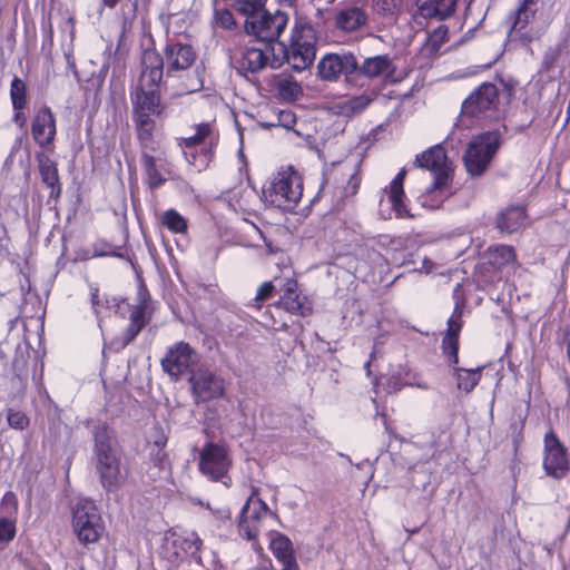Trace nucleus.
I'll return each mask as SVG.
<instances>
[{
	"instance_id": "nucleus-1",
	"label": "nucleus",
	"mask_w": 570,
	"mask_h": 570,
	"mask_svg": "<svg viewBox=\"0 0 570 570\" xmlns=\"http://www.w3.org/2000/svg\"><path fill=\"white\" fill-rule=\"evenodd\" d=\"M163 71L166 72L165 87L173 90V96L179 97L197 92L203 88V80L197 70L191 69L196 52L191 46L175 42L164 49Z\"/></svg>"
},
{
	"instance_id": "nucleus-2",
	"label": "nucleus",
	"mask_w": 570,
	"mask_h": 570,
	"mask_svg": "<svg viewBox=\"0 0 570 570\" xmlns=\"http://www.w3.org/2000/svg\"><path fill=\"white\" fill-rule=\"evenodd\" d=\"M414 165L428 169L434 175L433 184L420 197L421 205L435 209L451 195L449 180L452 171L451 163L441 145H435L416 155Z\"/></svg>"
},
{
	"instance_id": "nucleus-3",
	"label": "nucleus",
	"mask_w": 570,
	"mask_h": 570,
	"mask_svg": "<svg viewBox=\"0 0 570 570\" xmlns=\"http://www.w3.org/2000/svg\"><path fill=\"white\" fill-rule=\"evenodd\" d=\"M141 66L139 83L130 94L134 109L159 116L163 114V107L157 87L163 79V59L155 50H145Z\"/></svg>"
},
{
	"instance_id": "nucleus-4",
	"label": "nucleus",
	"mask_w": 570,
	"mask_h": 570,
	"mask_svg": "<svg viewBox=\"0 0 570 570\" xmlns=\"http://www.w3.org/2000/svg\"><path fill=\"white\" fill-rule=\"evenodd\" d=\"M94 439L96 469L101 484L107 491H115L124 481L115 432L108 425L101 424L95 429Z\"/></svg>"
},
{
	"instance_id": "nucleus-5",
	"label": "nucleus",
	"mask_w": 570,
	"mask_h": 570,
	"mask_svg": "<svg viewBox=\"0 0 570 570\" xmlns=\"http://www.w3.org/2000/svg\"><path fill=\"white\" fill-rule=\"evenodd\" d=\"M302 196L303 179L293 166L278 170L263 187L264 202L285 212L293 210Z\"/></svg>"
},
{
	"instance_id": "nucleus-6",
	"label": "nucleus",
	"mask_w": 570,
	"mask_h": 570,
	"mask_svg": "<svg viewBox=\"0 0 570 570\" xmlns=\"http://www.w3.org/2000/svg\"><path fill=\"white\" fill-rule=\"evenodd\" d=\"M194 128L195 134L179 138L178 146L183 149L186 161L197 171H202L213 160L214 148L218 144V132L210 122H200Z\"/></svg>"
},
{
	"instance_id": "nucleus-7",
	"label": "nucleus",
	"mask_w": 570,
	"mask_h": 570,
	"mask_svg": "<svg viewBox=\"0 0 570 570\" xmlns=\"http://www.w3.org/2000/svg\"><path fill=\"white\" fill-rule=\"evenodd\" d=\"M501 145V134L498 130L487 131L475 136L463 155L468 174L479 177L488 169Z\"/></svg>"
},
{
	"instance_id": "nucleus-8",
	"label": "nucleus",
	"mask_w": 570,
	"mask_h": 570,
	"mask_svg": "<svg viewBox=\"0 0 570 570\" xmlns=\"http://www.w3.org/2000/svg\"><path fill=\"white\" fill-rule=\"evenodd\" d=\"M72 530L83 544L94 543L100 539L105 527L99 509L92 500L87 498L77 500L72 508Z\"/></svg>"
},
{
	"instance_id": "nucleus-9",
	"label": "nucleus",
	"mask_w": 570,
	"mask_h": 570,
	"mask_svg": "<svg viewBox=\"0 0 570 570\" xmlns=\"http://www.w3.org/2000/svg\"><path fill=\"white\" fill-rule=\"evenodd\" d=\"M283 53V59L296 71L309 68L316 56V37L311 27H302L295 30L288 48L283 43H276Z\"/></svg>"
},
{
	"instance_id": "nucleus-10",
	"label": "nucleus",
	"mask_w": 570,
	"mask_h": 570,
	"mask_svg": "<svg viewBox=\"0 0 570 570\" xmlns=\"http://www.w3.org/2000/svg\"><path fill=\"white\" fill-rule=\"evenodd\" d=\"M498 100V89L495 85L484 82L473 91L462 104L460 121L465 126H471L488 117Z\"/></svg>"
},
{
	"instance_id": "nucleus-11",
	"label": "nucleus",
	"mask_w": 570,
	"mask_h": 570,
	"mask_svg": "<svg viewBox=\"0 0 570 570\" xmlns=\"http://www.w3.org/2000/svg\"><path fill=\"white\" fill-rule=\"evenodd\" d=\"M198 363L199 354L186 342L171 345L161 360L163 370L175 380L185 374L190 376L199 367Z\"/></svg>"
},
{
	"instance_id": "nucleus-12",
	"label": "nucleus",
	"mask_w": 570,
	"mask_h": 570,
	"mask_svg": "<svg viewBox=\"0 0 570 570\" xmlns=\"http://www.w3.org/2000/svg\"><path fill=\"white\" fill-rule=\"evenodd\" d=\"M405 177L406 169L402 168L383 189L379 206L380 213L384 218H391L392 215L396 218L411 216L406 205L407 198L404 193Z\"/></svg>"
},
{
	"instance_id": "nucleus-13",
	"label": "nucleus",
	"mask_w": 570,
	"mask_h": 570,
	"mask_svg": "<svg viewBox=\"0 0 570 570\" xmlns=\"http://www.w3.org/2000/svg\"><path fill=\"white\" fill-rule=\"evenodd\" d=\"M232 459L228 448L224 443H207L199 454V471L210 481L225 479Z\"/></svg>"
},
{
	"instance_id": "nucleus-14",
	"label": "nucleus",
	"mask_w": 570,
	"mask_h": 570,
	"mask_svg": "<svg viewBox=\"0 0 570 570\" xmlns=\"http://www.w3.org/2000/svg\"><path fill=\"white\" fill-rule=\"evenodd\" d=\"M287 23L288 16L285 12L277 10L271 13L265 10L261 16L245 20V29L259 41L271 45L281 36Z\"/></svg>"
},
{
	"instance_id": "nucleus-15",
	"label": "nucleus",
	"mask_w": 570,
	"mask_h": 570,
	"mask_svg": "<svg viewBox=\"0 0 570 570\" xmlns=\"http://www.w3.org/2000/svg\"><path fill=\"white\" fill-rule=\"evenodd\" d=\"M268 515L274 514L254 489L242 509L238 522L239 534L249 541L255 540L259 533L262 520Z\"/></svg>"
},
{
	"instance_id": "nucleus-16",
	"label": "nucleus",
	"mask_w": 570,
	"mask_h": 570,
	"mask_svg": "<svg viewBox=\"0 0 570 570\" xmlns=\"http://www.w3.org/2000/svg\"><path fill=\"white\" fill-rule=\"evenodd\" d=\"M461 285L454 288L455 305L452 315L448 320V328L442 341L443 354L448 357L449 363L458 364L459 362V335L462 328V316L465 307V299L459 296Z\"/></svg>"
},
{
	"instance_id": "nucleus-17",
	"label": "nucleus",
	"mask_w": 570,
	"mask_h": 570,
	"mask_svg": "<svg viewBox=\"0 0 570 570\" xmlns=\"http://www.w3.org/2000/svg\"><path fill=\"white\" fill-rule=\"evenodd\" d=\"M188 381L197 402L219 399L225 393L224 381L207 367H197Z\"/></svg>"
},
{
	"instance_id": "nucleus-18",
	"label": "nucleus",
	"mask_w": 570,
	"mask_h": 570,
	"mask_svg": "<svg viewBox=\"0 0 570 570\" xmlns=\"http://www.w3.org/2000/svg\"><path fill=\"white\" fill-rule=\"evenodd\" d=\"M543 468L554 479L563 478L569 469L566 448L552 432L544 436Z\"/></svg>"
},
{
	"instance_id": "nucleus-19",
	"label": "nucleus",
	"mask_w": 570,
	"mask_h": 570,
	"mask_svg": "<svg viewBox=\"0 0 570 570\" xmlns=\"http://www.w3.org/2000/svg\"><path fill=\"white\" fill-rule=\"evenodd\" d=\"M276 45L271 46L264 43L263 47H247L238 60V69L240 72L255 73L267 65L277 68L282 65V60L275 57Z\"/></svg>"
},
{
	"instance_id": "nucleus-20",
	"label": "nucleus",
	"mask_w": 570,
	"mask_h": 570,
	"mask_svg": "<svg viewBox=\"0 0 570 570\" xmlns=\"http://www.w3.org/2000/svg\"><path fill=\"white\" fill-rule=\"evenodd\" d=\"M356 69L357 60L348 52L328 53L317 65L318 76L327 81L337 80L341 75H350Z\"/></svg>"
},
{
	"instance_id": "nucleus-21",
	"label": "nucleus",
	"mask_w": 570,
	"mask_h": 570,
	"mask_svg": "<svg viewBox=\"0 0 570 570\" xmlns=\"http://www.w3.org/2000/svg\"><path fill=\"white\" fill-rule=\"evenodd\" d=\"M31 134L36 142L46 147L50 145L56 136V119L49 107L39 108L32 119Z\"/></svg>"
},
{
	"instance_id": "nucleus-22",
	"label": "nucleus",
	"mask_w": 570,
	"mask_h": 570,
	"mask_svg": "<svg viewBox=\"0 0 570 570\" xmlns=\"http://www.w3.org/2000/svg\"><path fill=\"white\" fill-rule=\"evenodd\" d=\"M141 163L147 177V184L153 189L163 186L167 180L166 175L171 173L170 163L166 155L154 157L144 153Z\"/></svg>"
},
{
	"instance_id": "nucleus-23",
	"label": "nucleus",
	"mask_w": 570,
	"mask_h": 570,
	"mask_svg": "<svg viewBox=\"0 0 570 570\" xmlns=\"http://www.w3.org/2000/svg\"><path fill=\"white\" fill-rule=\"evenodd\" d=\"M535 0H523L513 16V22L510 28V37L520 38L524 41H531L537 37L535 32L528 30V26L534 17Z\"/></svg>"
},
{
	"instance_id": "nucleus-24",
	"label": "nucleus",
	"mask_w": 570,
	"mask_h": 570,
	"mask_svg": "<svg viewBox=\"0 0 570 570\" xmlns=\"http://www.w3.org/2000/svg\"><path fill=\"white\" fill-rule=\"evenodd\" d=\"M360 70L367 78H383L385 80H391L395 71V67L390 56L379 55L366 58Z\"/></svg>"
},
{
	"instance_id": "nucleus-25",
	"label": "nucleus",
	"mask_w": 570,
	"mask_h": 570,
	"mask_svg": "<svg viewBox=\"0 0 570 570\" xmlns=\"http://www.w3.org/2000/svg\"><path fill=\"white\" fill-rule=\"evenodd\" d=\"M404 386H414L422 390H428L429 385L422 381L420 375L409 368L406 365H400L393 370L387 381V387L392 392H397Z\"/></svg>"
},
{
	"instance_id": "nucleus-26",
	"label": "nucleus",
	"mask_w": 570,
	"mask_h": 570,
	"mask_svg": "<svg viewBox=\"0 0 570 570\" xmlns=\"http://www.w3.org/2000/svg\"><path fill=\"white\" fill-rule=\"evenodd\" d=\"M275 558L283 564L282 570H298V564L294 557L292 542L281 533H276L269 543Z\"/></svg>"
},
{
	"instance_id": "nucleus-27",
	"label": "nucleus",
	"mask_w": 570,
	"mask_h": 570,
	"mask_svg": "<svg viewBox=\"0 0 570 570\" xmlns=\"http://www.w3.org/2000/svg\"><path fill=\"white\" fill-rule=\"evenodd\" d=\"M527 215L522 206H511L503 210L497 219V227L502 233H514L525 225Z\"/></svg>"
},
{
	"instance_id": "nucleus-28",
	"label": "nucleus",
	"mask_w": 570,
	"mask_h": 570,
	"mask_svg": "<svg viewBox=\"0 0 570 570\" xmlns=\"http://www.w3.org/2000/svg\"><path fill=\"white\" fill-rule=\"evenodd\" d=\"M294 285L293 283L288 284L281 302L287 312L306 316L312 312V305L306 296H302L293 288Z\"/></svg>"
},
{
	"instance_id": "nucleus-29",
	"label": "nucleus",
	"mask_w": 570,
	"mask_h": 570,
	"mask_svg": "<svg viewBox=\"0 0 570 570\" xmlns=\"http://www.w3.org/2000/svg\"><path fill=\"white\" fill-rule=\"evenodd\" d=\"M454 0H426L417 7L420 16L423 18H439L446 19L454 12Z\"/></svg>"
},
{
	"instance_id": "nucleus-30",
	"label": "nucleus",
	"mask_w": 570,
	"mask_h": 570,
	"mask_svg": "<svg viewBox=\"0 0 570 570\" xmlns=\"http://www.w3.org/2000/svg\"><path fill=\"white\" fill-rule=\"evenodd\" d=\"M365 12L357 8L351 7L341 10L336 16V26L344 31H354L365 24Z\"/></svg>"
},
{
	"instance_id": "nucleus-31",
	"label": "nucleus",
	"mask_w": 570,
	"mask_h": 570,
	"mask_svg": "<svg viewBox=\"0 0 570 570\" xmlns=\"http://www.w3.org/2000/svg\"><path fill=\"white\" fill-rule=\"evenodd\" d=\"M481 371L482 367H476L473 370L454 367L453 376L456 380L458 389L465 392L466 394L471 393L481 380Z\"/></svg>"
},
{
	"instance_id": "nucleus-32",
	"label": "nucleus",
	"mask_w": 570,
	"mask_h": 570,
	"mask_svg": "<svg viewBox=\"0 0 570 570\" xmlns=\"http://www.w3.org/2000/svg\"><path fill=\"white\" fill-rule=\"evenodd\" d=\"M154 116L151 112L140 109H134V117L137 126V135L141 145L147 148L151 142V135L154 130V122L150 118Z\"/></svg>"
},
{
	"instance_id": "nucleus-33",
	"label": "nucleus",
	"mask_w": 570,
	"mask_h": 570,
	"mask_svg": "<svg viewBox=\"0 0 570 570\" xmlns=\"http://www.w3.org/2000/svg\"><path fill=\"white\" fill-rule=\"evenodd\" d=\"M91 305L94 313L97 316L98 325L102 328V320L110 312H117L118 304L116 303V298H100L98 288L91 287Z\"/></svg>"
},
{
	"instance_id": "nucleus-34",
	"label": "nucleus",
	"mask_w": 570,
	"mask_h": 570,
	"mask_svg": "<svg viewBox=\"0 0 570 570\" xmlns=\"http://www.w3.org/2000/svg\"><path fill=\"white\" fill-rule=\"evenodd\" d=\"M168 542L169 547H174L175 544H180L184 548V558L187 554L196 556L203 546V541L196 532H183L179 533V537H171Z\"/></svg>"
},
{
	"instance_id": "nucleus-35",
	"label": "nucleus",
	"mask_w": 570,
	"mask_h": 570,
	"mask_svg": "<svg viewBox=\"0 0 570 570\" xmlns=\"http://www.w3.org/2000/svg\"><path fill=\"white\" fill-rule=\"evenodd\" d=\"M373 100V95L362 94L343 100L340 105L342 115L353 117L362 112Z\"/></svg>"
},
{
	"instance_id": "nucleus-36",
	"label": "nucleus",
	"mask_w": 570,
	"mask_h": 570,
	"mask_svg": "<svg viewBox=\"0 0 570 570\" xmlns=\"http://www.w3.org/2000/svg\"><path fill=\"white\" fill-rule=\"evenodd\" d=\"M160 222L164 227L174 234H185L188 228L185 217L175 209L165 210L160 216Z\"/></svg>"
},
{
	"instance_id": "nucleus-37",
	"label": "nucleus",
	"mask_w": 570,
	"mask_h": 570,
	"mask_svg": "<svg viewBox=\"0 0 570 570\" xmlns=\"http://www.w3.org/2000/svg\"><path fill=\"white\" fill-rule=\"evenodd\" d=\"M515 258L514 249L508 245H497L489 249V261L497 268L512 263Z\"/></svg>"
},
{
	"instance_id": "nucleus-38",
	"label": "nucleus",
	"mask_w": 570,
	"mask_h": 570,
	"mask_svg": "<svg viewBox=\"0 0 570 570\" xmlns=\"http://www.w3.org/2000/svg\"><path fill=\"white\" fill-rule=\"evenodd\" d=\"M40 175L42 181L51 188V195L56 194L57 196L61 191V187L59 184L58 170L53 163L45 161L40 165Z\"/></svg>"
},
{
	"instance_id": "nucleus-39",
	"label": "nucleus",
	"mask_w": 570,
	"mask_h": 570,
	"mask_svg": "<svg viewBox=\"0 0 570 570\" xmlns=\"http://www.w3.org/2000/svg\"><path fill=\"white\" fill-rule=\"evenodd\" d=\"M171 537H179V533L177 532H168L165 538L164 542L161 544L160 554L164 559L168 560L170 564H176L180 560L184 559V548L180 544H175L174 547H169V540L173 539Z\"/></svg>"
},
{
	"instance_id": "nucleus-40",
	"label": "nucleus",
	"mask_w": 570,
	"mask_h": 570,
	"mask_svg": "<svg viewBox=\"0 0 570 570\" xmlns=\"http://www.w3.org/2000/svg\"><path fill=\"white\" fill-rule=\"evenodd\" d=\"M10 97L14 110H22L27 106V86L26 82L14 77L10 85Z\"/></svg>"
},
{
	"instance_id": "nucleus-41",
	"label": "nucleus",
	"mask_w": 570,
	"mask_h": 570,
	"mask_svg": "<svg viewBox=\"0 0 570 570\" xmlns=\"http://www.w3.org/2000/svg\"><path fill=\"white\" fill-rule=\"evenodd\" d=\"M265 3L266 0H237L236 9L245 17V20H249L265 11Z\"/></svg>"
},
{
	"instance_id": "nucleus-42",
	"label": "nucleus",
	"mask_w": 570,
	"mask_h": 570,
	"mask_svg": "<svg viewBox=\"0 0 570 570\" xmlns=\"http://www.w3.org/2000/svg\"><path fill=\"white\" fill-rule=\"evenodd\" d=\"M228 204L234 212H245L248 208V196L255 195V191L248 188H236L229 194Z\"/></svg>"
},
{
	"instance_id": "nucleus-43",
	"label": "nucleus",
	"mask_w": 570,
	"mask_h": 570,
	"mask_svg": "<svg viewBox=\"0 0 570 570\" xmlns=\"http://www.w3.org/2000/svg\"><path fill=\"white\" fill-rule=\"evenodd\" d=\"M342 169L348 176L347 185L344 188L345 195H355L361 184V176L357 170V166L350 165L348 163L342 164Z\"/></svg>"
},
{
	"instance_id": "nucleus-44",
	"label": "nucleus",
	"mask_w": 570,
	"mask_h": 570,
	"mask_svg": "<svg viewBox=\"0 0 570 570\" xmlns=\"http://www.w3.org/2000/svg\"><path fill=\"white\" fill-rule=\"evenodd\" d=\"M7 421L10 428L22 431L29 425L28 416L18 410L10 409L7 414Z\"/></svg>"
},
{
	"instance_id": "nucleus-45",
	"label": "nucleus",
	"mask_w": 570,
	"mask_h": 570,
	"mask_svg": "<svg viewBox=\"0 0 570 570\" xmlns=\"http://www.w3.org/2000/svg\"><path fill=\"white\" fill-rule=\"evenodd\" d=\"M16 523L14 521L2 518L0 519V542H9L14 538Z\"/></svg>"
},
{
	"instance_id": "nucleus-46",
	"label": "nucleus",
	"mask_w": 570,
	"mask_h": 570,
	"mask_svg": "<svg viewBox=\"0 0 570 570\" xmlns=\"http://www.w3.org/2000/svg\"><path fill=\"white\" fill-rule=\"evenodd\" d=\"M273 289H274V286L272 284V282H265L263 283L258 288H257V292H256V296L255 298L253 299L254 303L252 304L254 307L256 308H259L261 307V304L268 299L271 296H272V293H273Z\"/></svg>"
},
{
	"instance_id": "nucleus-47",
	"label": "nucleus",
	"mask_w": 570,
	"mask_h": 570,
	"mask_svg": "<svg viewBox=\"0 0 570 570\" xmlns=\"http://www.w3.org/2000/svg\"><path fill=\"white\" fill-rule=\"evenodd\" d=\"M295 124L294 114L289 110H279L277 116V122L265 124V127L283 126L291 128Z\"/></svg>"
},
{
	"instance_id": "nucleus-48",
	"label": "nucleus",
	"mask_w": 570,
	"mask_h": 570,
	"mask_svg": "<svg viewBox=\"0 0 570 570\" xmlns=\"http://www.w3.org/2000/svg\"><path fill=\"white\" fill-rule=\"evenodd\" d=\"M130 321L144 327L147 323L146 306L142 304L134 306L130 312Z\"/></svg>"
},
{
	"instance_id": "nucleus-49",
	"label": "nucleus",
	"mask_w": 570,
	"mask_h": 570,
	"mask_svg": "<svg viewBox=\"0 0 570 570\" xmlns=\"http://www.w3.org/2000/svg\"><path fill=\"white\" fill-rule=\"evenodd\" d=\"M216 22L224 29H230L235 24L234 17L228 10L217 11Z\"/></svg>"
},
{
	"instance_id": "nucleus-50",
	"label": "nucleus",
	"mask_w": 570,
	"mask_h": 570,
	"mask_svg": "<svg viewBox=\"0 0 570 570\" xmlns=\"http://www.w3.org/2000/svg\"><path fill=\"white\" fill-rule=\"evenodd\" d=\"M142 328L144 327L140 324H136L130 321V324L125 333L120 347H125L126 345H128L139 334V332Z\"/></svg>"
},
{
	"instance_id": "nucleus-51",
	"label": "nucleus",
	"mask_w": 570,
	"mask_h": 570,
	"mask_svg": "<svg viewBox=\"0 0 570 570\" xmlns=\"http://www.w3.org/2000/svg\"><path fill=\"white\" fill-rule=\"evenodd\" d=\"M206 509H208L218 520H227L230 518V512L228 509H217V510H213L210 504L209 503H206L205 504Z\"/></svg>"
},
{
	"instance_id": "nucleus-52",
	"label": "nucleus",
	"mask_w": 570,
	"mask_h": 570,
	"mask_svg": "<svg viewBox=\"0 0 570 570\" xmlns=\"http://www.w3.org/2000/svg\"><path fill=\"white\" fill-rule=\"evenodd\" d=\"M62 30H63L65 32H69L70 40L72 41L73 36H75V23H73V18H72V17H69V18L63 22Z\"/></svg>"
},
{
	"instance_id": "nucleus-53",
	"label": "nucleus",
	"mask_w": 570,
	"mask_h": 570,
	"mask_svg": "<svg viewBox=\"0 0 570 570\" xmlns=\"http://www.w3.org/2000/svg\"><path fill=\"white\" fill-rule=\"evenodd\" d=\"M375 8L384 14L392 12L391 7L389 6V0H377Z\"/></svg>"
},
{
	"instance_id": "nucleus-54",
	"label": "nucleus",
	"mask_w": 570,
	"mask_h": 570,
	"mask_svg": "<svg viewBox=\"0 0 570 570\" xmlns=\"http://www.w3.org/2000/svg\"><path fill=\"white\" fill-rule=\"evenodd\" d=\"M554 52H547L546 56H544V59H543V68L546 70H550L551 67H552V62H553V59H554Z\"/></svg>"
},
{
	"instance_id": "nucleus-55",
	"label": "nucleus",
	"mask_w": 570,
	"mask_h": 570,
	"mask_svg": "<svg viewBox=\"0 0 570 570\" xmlns=\"http://www.w3.org/2000/svg\"><path fill=\"white\" fill-rule=\"evenodd\" d=\"M65 57H66L68 67L72 70L75 76H77L78 71H77V68H76V63H75V61L72 59L71 52L70 51H66L65 52Z\"/></svg>"
},
{
	"instance_id": "nucleus-56",
	"label": "nucleus",
	"mask_w": 570,
	"mask_h": 570,
	"mask_svg": "<svg viewBox=\"0 0 570 570\" xmlns=\"http://www.w3.org/2000/svg\"><path fill=\"white\" fill-rule=\"evenodd\" d=\"M433 268H434V263L432 261H430L429 258H424L422 262L421 271L429 274L433 271Z\"/></svg>"
},
{
	"instance_id": "nucleus-57",
	"label": "nucleus",
	"mask_w": 570,
	"mask_h": 570,
	"mask_svg": "<svg viewBox=\"0 0 570 570\" xmlns=\"http://www.w3.org/2000/svg\"><path fill=\"white\" fill-rule=\"evenodd\" d=\"M106 7L114 8L120 0H101Z\"/></svg>"
},
{
	"instance_id": "nucleus-58",
	"label": "nucleus",
	"mask_w": 570,
	"mask_h": 570,
	"mask_svg": "<svg viewBox=\"0 0 570 570\" xmlns=\"http://www.w3.org/2000/svg\"><path fill=\"white\" fill-rule=\"evenodd\" d=\"M282 3H285L287 6H294V3L297 1V0H279Z\"/></svg>"
},
{
	"instance_id": "nucleus-59",
	"label": "nucleus",
	"mask_w": 570,
	"mask_h": 570,
	"mask_svg": "<svg viewBox=\"0 0 570 570\" xmlns=\"http://www.w3.org/2000/svg\"><path fill=\"white\" fill-rule=\"evenodd\" d=\"M513 430H514V432H517V436L514 438V442L517 443L518 442V438L520 435V431H518V426L517 425L513 428Z\"/></svg>"
},
{
	"instance_id": "nucleus-60",
	"label": "nucleus",
	"mask_w": 570,
	"mask_h": 570,
	"mask_svg": "<svg viewBox=\"0 0 570 570\" xmlns=\"http://www.w3.org/2000/svg\"><path fill=\"white\" fill-rule=\"evenodd\" d=\"M11 498H13V494L11 492H7L3 497V500H9Z\"/></svg>"
},
{
	"instance_id": "nucleus-61",
	"label": "nucleus",
	"mask_w": 570,
	"mask_h": 570,
	"mask_svg": "<svg viewBox=\"0 0 570 570\" xmlns=\"http://www.w3.org/2000/svg\"><path fill=\"white\" fill-rule=\"evenodd\" d=\"M567 355H568V358H569V362H570V341L567 344Z\"/></svg>"
},
{
	"instance_id": "nucleus-62",
	"label": "nucleus",
	"mask_w": 570,
	"mask_h": 570,
	"mask_svg": "<svg viewBox=\"0 0 570 570\" xmlns=\"http://www.w3.org/2000/svg\"><path fill=\"white\" fill-rule=\"evenodd\" d=\"M377 344H379V338H376L374 342V348H376Z\"/></svg>"
},
{
	"instance_id": "nucleus-63",
	"label": "nucleus",
	"mask_w": 570,
	"mask_h": 570,
	"mask_svg": "<svg viewBox=\"0 0 570 570\" xmlns=\"http://www.w3.org/2000/svg\"><path fill=\"white\" fill-rule=\"evenodd\" d=\"M328 2H334L335 0H327Z\"/></svg>"
}]
</instances>
